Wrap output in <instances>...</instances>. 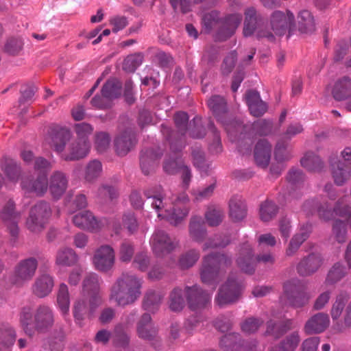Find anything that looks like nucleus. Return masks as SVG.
<instances>
[{"label":"nucleus","mask_w":351,"mask_h":351,"mask_svg":"<svg viewBox=\"0 0 351 351\" xmlns=\"http://www.w3.org/2000/svg\"><path fill=\"white\" fill-rule=\"evenodd\" d=\"M55 322L54 314L47 305H39L33 312L29 306H23L20 313V324L26 335L33 338L37 335L51 332Z\"/></svg>","instance_id":"1"},{"label":"nucleus","mask_w":351,"mask_h":351,"mask_svg":"<svg viewBox=\"0 0 351 351\" xmlns=\"http://www.w3.org/2000/svg\"><path fill=\"white\" fill-rule=\"evenodd\" d=\"M141 286V280L135 275L122 272L110 287V300L119 306L131 304L140 297Z\"/></svg>","instance_id":"2"},{"label":"nucleus","mask_w":351,"mask_h":351,"mask_svg":"<svg viewBox=\"0 0 351 351\" xmlns=\"http://www.w3.org/2000/svg\"><path fill=\"white\" fill-rule=\"evenodd\" d=\"M221 264L228 266L231 264V259L224 254L213 252L204 258L200 277L203 283L213 285V289H215Z\"/></svg>","instance_id":"3"},{"label":"nucleus","mask_w":351,"mask_h":351,"mask_svg":"<svg viewBox=\"0 0 351 351\" xmlns=\"http://www.w3.org/2000/svg\"><path fill=\"white\" fill-rule=\"evenodd\" d=\"M242 291V280L238 278L236 273L231 272L227 280L218 290L215 298L216 303L220 307L236 303L241 298Z\"/></svg>","instance_id":"4"},{"label":"nucleus","mask_w":351,"mask_h":351,"mask_svg":"<svg viewBox=\"0 0 351 351\" xmlns=\"http://www.w3.org/2000/svg\"><path fill=\"white\" fill-rule=\"evenodd\" d=\"M51 215L49 204L44 200L38 202L29 210L26 221L27 229L34 233L42 232Z\"/></svg>","instance_id":"5"},{"label":"nucleus","mask_w":351,"mask_h":351,"mask_svg":"<svg viewBox=\"0 0 351 351\" xmlns=\"http://www.w3.org/2000/svg\"><path fill=\"white\" fill-rule=\"evenodd\" d=\"M136 332L139 338L147 341L155 350L162 348V339L158 335V328L152 324L149 313H143L136 324Z\"/></svg>","instance_id":"6"},{"label":"nucleus","mask_w":351,"mask_h":351,"mask_svg":"<svg viewBox=\"0 0 351 351\" xmlns=\"http://www.w3.org/2000/svg\"><path fill=\"white\" fill-rule=\"evenodd\" d=\"M329 162L335 183L342 186L351 176V155H332Z\"/></svg>","instance_id":"7"},{"label":"nucleus","mask_w":351,"mask_h":351,"mask_svg":"<svg viewBox=\"0 0 351 351\" xmlns=\"http://www.w3.org/2000/svg\"><path fill=\"white\" fill-rule=\"evenodd\" d=\"M38 261L34 257L21 260L16 265L10 282L16 286H23L26 282L30 281L35 276L38 267Z\"/></svg>","instance_id":"8"},{"label":"nucleus","mask_w":351,"mask_h":351,"mask_svg":"<svg viewBox=\"0 0 351 351\" xmlns=\"http://www.w3.org/2000/svg\"><path fill=\"white\" fill-rule=\"evenodd\" d=\"M242 19L243 16L240 13L229 14L221 18L215 34L216 40L224 41L232 36Z\"/></svg>","instance_id":"9"},{"label":"nucleus","mask_w":351,"mask_h":351,"mask_svg":"<svg viewBox=\"0 0 351 351\" xmlns=\"http://www.w3.org/2000/svg\"><path fill=\"white\" fill-rule=\"evenodd\" d=\"M94 266L97 270L102 273L110 271L115 263V252L114 249L108 245L100 246L93 258Z\"/></svg>","instance_id":"10"},{"label":"nucleus","mask_w":351,"mask_h":351,"mask_svg":"<svg viewBox=\"0 0 351 351\" xmlns=\"http://www.w3.org/2000/svg\"><path fill=\"white\" fill-rule=\"evenodd\" d=\"M1 219L7 226L10 236L16 239L18 237L19 229L18 223L21 219V213L16 211L15 203L9 199L3 206L0 215Z\"/></svg>","instance_id":"11"},{"label":"nucleus","mask_w":351,"mask_h":351,"mask_svg":"<svg viewBox=\"0 0 351 351\" xmlns=\"http://www.w3.org/2000/svg\"><path fill=\"white\" fill-rule=\"evenodd\" d=\"M188 306L191 311L200 310L210 302V295L199 286H186L184 289Z\"/></svg>","instance_id":"12"},{"label":"nucleus","mask_w":351,"mask_h":351,"mask_svg":"<svg viewBox=\"0 0 351 351\" xmlns=\"http://www.w3.org/2000/svg\"><path fill=\"white\" fill-rule=\"evenodd\" d=\"M295 16L293 14L287 10L285 12L276 10L270 16V25L276 35H284L287 30L294 25Z\"/></svg>","instance_id":"13"},{"label":"nucleus","mask_w":351,"mask_h":351,"mask_svg":"<svg viewBox=\"0 0 351 351\" xmlns=\"http://www.w3.org/2000/svg\"><path fill=\"white\" fill-rule=\"evenodd\" d=\"M324 263V258L319 253L312 252L304 256L296 267L300 276H310L317 272Z\"/></svg>","instance_id":"14"},{"label":"nucleus","mask_w":351,"mask_h":351,"mask_svg":"<svg viewBox=\"0 0 351 351\" xmlns=\"http://www.w3.org/2000/svg\"><path fill=\"white\" fill-rule=\"evenodd\" d=\"M244 14L243 34L244 36L247 37L252 36L256 30L259 29V27L263 22V17L256 9L252 6L247 8Z\"/></svg>","instance_id":"15"},{"label":"nucleus","mask_w":351,"mask_h":351,"mask_svg":"<svg viewBox=\"0 0 351 351\" xmlns=\"http://www.w3.org/2000/svg\"><path fill=\"white\" fill-rule=\"evenodd\" d=\"M284 291L289 304L294 308L302 307L308 301L306 293L295 285L285 284Z\"/></svg>","instance_id":"16"},{"label":"nucleus","mask_w":351,"mask_h":351,"mask_svg":"<svg viewBox=\"0 0 351 351\" xmlns=\"http://www.w3.org/2000/svg\"><path fill=\"white\" fill-rule=\"evenodd\" d=\"M303 210L311 215L317 212L319 218L326 221L331 220L335 213L328 202L320 203L315 200L306 201L303 205Z\"/></svg>","instance_id":"17"},{"label":"nucleus","mask_w":351,"mask_h":351,"mask_svg":"<svg viewBox=\"0 0 351 351\" xmlns=\"http://www.w3.org/2000/svg\"><path fill=\"white\" fill-rule=\"evenodd\" d=\"M329 323V317L326 313H317L306 322L304 330L306 335L319 334L328 328Z\"/></svg>","instance_id":"18"},{"label":"nucleus","mask_w":351,"mask_h":351,"mask_svg":"<svg viewBox=\"0 0 351 351\" xmlns=\"http://www.w3.org/2000/svg\"><path fill=\"white\" fill-rule=\"evenodd\" d=\"M64 332L61 326H56L47 338L43 339L42 347L47 351H62L64 348Z\"/></svg>","instance_id":"19"},{"label":"nucleus","mask_w":351,"mask_h":351,"mask_svg":"<svg viewBox=\"0 0 351 351\" xmlns=\"http://www.w3.org/2000/svg\"><path fill=\"white\" fill-rule=\"evenodd\" d=\"M293 321L291 319H285L280 322H276L269 319L266 322V330L263 336H271L275 339H278L292 329Z\"/></svg>","instance_id":"20"},{"label":"nucleus","mask_w":351,"mask_h":351,"mask_svg":"<svg viewBox=\"0 0 351 351\" xmlns=\"http://www.w3.org/2000/svg\"><path fill=\"white\" fill-rule=\"evenodd\" d=\"M68 180L61 171H56L51 176L49 183V190L53 199H59L66 191Z\"/></svg>","instance_id":"21"},{"label":"nucleus","mask_w":351,"mask_h":351,"mask_svg":"<svg viewBox=\"0 0 351 351\" xmlns=\"http://www.w3.org/2000/svg\"><path fill=\"white\" fill-rule=\"evenodd\" d=\"M174 248L173 244L163 230H158L154 234L153 250L158 256L170 253Z\"/></svg>","instance_id":"22"},{"label":"nucleus","mask_w":351,"mask_h":351,"mask_svg":"<svg viewBox=\"0 0 351 351\" xmlns=\"http://www.w3.org/2000/svg\"><path fill=\"white\" fill-rule=\"evenodd\" d=\"M229 214L234 222L243 220L247 214L245 201L237 195L233 196L229 201Z\"/></svg>","instance_id":"23"},{"label":"nucleus","mask_w":351,"mask_h":351,"mask_svg":"<svg viewBox=\"0 0 351 351\" xmlns=\"http://www.w3.org/2000/svg\"><path fill=\"white\" fill-rule=\"evenodd\" d=\"M53 286V278L48 274H43L36 279L32 285V292L36 296L43 298L51 292Z\"/></svg>","instance_id":"24"},{"label":"nucleus","mask_w":351,"mask_h":351,"mask_svg":"<svg viewBox=\"0 0 351 351\" xmlns=\"http://www.w3.org/2000/svg\"><path fill=\"white\" fill-rule=\"evenodd\" d=\"M1 170L10 181L17 182L21 177L22 169L19 164L9 156H3L0 161Z\"/></svg>","instance_id":"25"},{"label":"nucleus","mask_w":351,"mask_h":351,"mask_svg":"<svg viewBox=\"0 0 351 351\" xmlns=\"http://www.w3.org/2000/svg\"><path fill=\"white\" fill-rule=\"evenodd\" d=\"M332 95L339 101L348 98L351 95V78L344 76L337 80L333 86Z\"/></svg>","instance_id":"26"},{"label":"nucleus","mask_w":351,"mask_h":351,"mask_svg":"<svg viewBox=\"0 0 351 351\" xmlns=\"http://www.w3.org/2000/svg\"><path fill=\"white\" fill-rule=\"evenodd\" d=\"M165 295L158 291L149 289L143 297L142 306L144 310L155 313L158 310Z\"/></svg>","instance_id":"27"},{"label":"nucleus","mask_w":351,"mask_h":351,"mask_svg":"<svg viewBox=\"0 0 351 351\" xmlns=\"http://www.w3.org/2000/svg\"><path fill=\"white\" fill-rule=\"evenodd\" d=\"M245 340L238 332H230L223 335L219 341L220 347L225 351H239L245 345Z\"/></svg>","instance_id":"28"},{"label":"nucleus","mask_w":351,"mask_h":351,"mask_svg":"<svg viewBox=\"0 0 351 351\" xmlns=\"http://www.w3.org/2000/svg\"><path fill=\"white\" fill-rule=\"evenodd\" d=\"M189 231L190 237L197 242H202L207 236L205 223L201 217L195 216L191 219Z\"/></svg>","instance_id":"29"},{"label":"nucleus","mask_w":351,"mask_h":351,"mask_svg":"<svg viewBox=\"0 0 351 351\" xmlns=\"http://www.w3.org/2000/svg\"><path fill=\"white\" fill-rule=\"evenodd\" d=\"M114 144L118 153L132 152L136 144V134L132 131H125L117 137Z\"/></svg>","instance_id":"30"},{"label":"nucleus","mask_w":351,"mask_h":351,"mask_svg":"<svg viewBox=\"0 0 351 351\" xmlns=\"http://www.w3.org/2000/svg\"><path fill=\"white\" fill-rule=\"evenodd\" d=\"M75 226L82 229H95L98 227L95 217L89 211L80 212L73 217Z\"/></svg>","instance_id":"31"},{"label":"nucleus","mask_w":351,"mask_h":351,"mask_svg":"<svg viewBox=\"0 0 351 351\" xmlns=\"http://www.w3.org/2000/svg\"><path fill=\"white\" fill-rule=\"evenodd\" d=\"M208 106L218 121L223 123L222 117L227 112V103L223 97L214 95L208 101Z\"/></svg>","instance_id":"32"},{"label":"nucleus","mask_w":351,"mask_h":351,"mask_svg":"<svg viewBox=\"0 0 351 351\" xmlns=\"http://www.w3.org/2000/svg\"><path fill=\"white\" fill-rule=\"evenodd\" d=\"M298 29L302 33H311L315 30V21L311 12L306 10L298 14Z\"/></svg>","instance_id":"33"},{"label":"nucleus","mask_w":351,"mask_h":351,"mask_svg":"<svg viewBox=\"0 0 351 351\" xmlns=\"http://www.w3.org/2000/svg\"><path fill=\"white\" fill-rule=\"evenodd\" d=\"M184 165V162L180 156L167 155L163 160L162 168L167 174L176 175Z\"/></svg>","instance_id":"34"},{"label":"nucleus","mask_w":351,"mask_h":351,"mask_svg":"<svg viewBox=\"0 0 351 351\" xmlns=\"http://www.w3.org/2000/svg\"><path fill=\"white\" fill-rule=\"evenodd\" d=\"M71 136V134L69 130L65 128H58L52 136L51 145L54 147V151L57 152H62Z\"/></svg>","instance_id":"35"},{"label":"nucleus","mask_w":351,"mask_h":351,"mask_svg":"<svg viewBox=\"0 0 351 351\" xmlns=\"http://www.w3.org/2000/svg\"><path fill=\"white\" fill-rule=\"evenodd\" d=\"M121 83L116 78L108 80L103 86L101 93L110 101L119 97L121 93Z\"/></svg>","instance_id":"36"},{"label":"nucleus","mask_w":351,"mask_h":351,"mask_svg":"<svg viewBox=\"0 0 351 351\" xmlns=\"http://www.w3.org/2000/svg\"><path fill=\"white\" fill-rule=\"evenodd\" d=\"M348 270V268L344 267L340 262L335 263L327 274L326 283L327 285L337 283L346 276Z\"/></svg>","instance_id":"37"},{"label":"nucleus","mask_w":351,"mask_h":351,"mask_svg":"<svg viewBox=\"0 0 351 351\" xmlns=\"http://www.w3.org/2000/svg\"><path fill=\"white\" fill-rule=\"evenodd\" d=\"M160 155H141L140 167L144 175L148 176L155 171L158 165Z\"/></svg>","instance_id":"38"},{"label":"nucleus","mask_w":351,"mask_h":351,"mask_svg":"<svg viewBox=\"0 0 351 351\" xmlns=\"http://www.w3.org/2000/svg\"><path fill=\"white\" fill-rule=\"evenodd\" d=\"M77 261V256L71 248H64L60 250L56 255V263L57 265L63 266H72Z\"/></svg>","instance_id":"39"},{"label":"nucleus","mask_w":351,"mask_h":351,"mask_svg":"<svg viewBox=\"0 0 351 351\" xmlns=\"http://www.w3.org/2000/svg\"><path fill=\"white\" fill-rule=\"evenodd\" d=\"M300 164L309 171H320L324 167V162L319 155H304L300 159Z\"/></svg>","instance_id":"40"},{"label":"nucleus","mask_w":351,"mask_h":351,"mask_svg":"<svg viewBox=\"0 0 351 351\" xmlns=\"http://www.w3.org/2000/svg\"><path fill=\"white\" fill-rule=\"evenodd\" d=\"M135 247L134 243L129 240L123 241L119 247L118 256L121 263H128L134 256Z\"/></svg>","instance_id":"41"},{"label":"nucleus","mask_w":351,"mask_h":351,"mask_svg":"<svg viewBox=\"0 0 351 351\" xmlns=\"http://www.w3.org/2000/svg\"><path fill=\"white\" fill-rule=\"evenodd\" d=\"M184 306L185 300L182 289L174 288L169 294V308L173 312H180Z\"/></svg>","instance_id":"42"},{"label":"nucleus","mask_w":351,"mask_h":351,"mask_svg":"<svg viewBox=\"0 0 351 351\" xmlns=\"http://www.w3.org/2000/svg\"><path fill=\"white\" fill-rule=\"evenodd\" d=\"M278 206L272 201L266 200L261 204L260 217L263 221H269L276 217Z\"/></svg>","instance_id":"43"},{"label":"nucleus","mask_w":351,"mask_h":351,"mask_svg":"<svg viewBox=\"0 0 351 351\" xmlns=\"http://www.w3.org/2000/svg\"><path fill=\"white\" fill-rule=\"evenodd\" d=\"M112 342L116 348L126 350L130 346V337L121 326H117L114 329Z\"/></svg>","instance_id":"44"},{"label":"nucleus","mask_w":351,"mask_h":351,"mask_svg":"<svg viewBox=\"0 0 351 351\" xmlns=\"http://www.w3.org/2000/svg\"><path fill=\"white\" fill-rule=\"evenodd\" d=\"M263 323L264 321L261 318L250 317L241 324V329L245 334H254L258 330Z\"/></svg>","instance_id":"45"},{"label":"nucleus","mask_w":351,"mask_h":351,"mask_svg":"<svg viewBox=\"0 0 351 351\" xmlns=\"http://www.w3.org/2000/svg\"><path fill=\"white\" fill-rule=\"evenodd\" d=\"M83 290L88 294H93L100 292L99 276L95 274L87 275L83 280Z\"/></svg>","instance_id":"46"},{"label":"nucleus","mask_w":351,"mask_h":351,"mask_svg":"<svg viewBox=\"0 0 351 351\" xmlns=\"http://www.w3.org/2000/svg\"><path fill=\"white\" fill-rule=\"evenodd\" d=\"M199 258V252L195 250H191L180 256L178 265L182 269H187L193 267Z\"/></svg>","instance_id":"47"},{"label":"nucleus","mask_w":351,"mask_h":351,"mask_svg":"<svg viewBox=\"0 0 351 351\" xmlns=\"http://www.w3.org/2000/svg\"><path fill=\"white\" fill-rule=\"evenodd\" d=\"M286 180L292 187L300 188L305 180V175L301 169L292 167L287 172Z\"/></svg>","instance_id":"48"},{"label":"nucleus","mask_w":351,"mask_h":351,"mask_svg":"<svg viewBox=\"0 0 351 351\" xmlns=\"http://www.w3.org/2000/svg\"><path fill=\"white\" fill-rule=\"evenodd\" d=\"M300 338L298 332H293L287 336L277 348L280 351H294L298 347Z\"/></svg>","instance_id":"49"},{"label":"nucleus","mask_w":351,"mask_h":351,"mask_svg":"<svg viewBox=\"0 0 351 351\" xmlns=\"http://www.w3.org/2000/svg\"><path fill=\"white\" fill-rule=\"evenodd\" d=\"M143 55L142 53H136L128 56L123 63V69L127 72L133 73L142 64Z\"/></svg>","instance_id":"50"},{"label":"nucleus","mask_w":351,"mask_h":351,"mask_svg":"<svg viewBox=\"0 0 351 351\" xmlns=\"http://www.w3.org/2000/svg\"><path fill=\"white\" fill-rule=\"evenodd\" d=\"M189 134L193 138H201L206 135V130L202 125V118L195 117L189 123L188 130Z\"/></svg>","instance_id":"51"},{"label":"nucleus","mask_w":351,"mask_h":351,"mask_svg":"<svg viewBox=\"0 0 351 351\" xmlns=\"http://www.w3.org/2000/svg\"><path fill=\"white\" fill-rule=\"evenodd\" d=\"M193 164L202 174L205 176L210 174L212 169V162L205 155H193Z\"/></svg>","instance_id":"52"},{"label":"nucleus","mask_w":351,"mask_h":351,"mask_svg":"<svg viewBox=\"0 0 351 351\" xmlns=\"http://www.w3.org/2000/svg\"><path fill=\"white\" fill-rule=\"evenodd\" d=\"M332 231L338 243H343L346 242L347 239V223L345 221L339 219H335L332 224Z\"/></svg>","instance_id":"53"},{"label":"nucleus","mask_w":351,"mask_h":351,"mask_svg":"<svg viewBox=\"0 0 351 351\" xmlns=\"http://www.w3.org/2000/svg\"><path fill=\"white\" fill-rule=\"evenodd\" d=\"M102 171L101 162L98 160H91L86 166L85 179L90 182L100 176Z\"/></svg>","instance_id":"54"},{"label":"nucleus","mask_w":351,"mask_h":351,"mask_svg":"<svg viewBox=\"0 0 351 351\" xmlns=\"http://www.w3.org/2000/svg\"><path fill=\"white\" fill-rule=\"evenodd\" d=\"M346 197L339 198L333 207L335 214L346 220L351 217V206L346 201Z\"/></svg>","instance_id":"55"},{"label":"nucleus","mask_w":351,"mask_h":351,"mask_svg":"<svg viewBox=\"0 0 351 351\" xmlns=\"http://www.w3.org/2000/svg\"><path fill=\"white\" fill-rule=\"evenodd\" d=\"M58 304L63 313H66L69 307V295L67 286L62 283L60 285L58 296Z\"/></svg>","instance_id":"56"},{"label":"nucleus","mask_w":351,"mask_h":351,"mask_svg":"<svg viewBox=\"0 0 351 351\" xmlns=\"http://www.w3.org/2000/svg\"><path fill=\"white\" fill-rule=\"evenodd\" d=\"M48 184L47 176L45 174H38L36 179L32 183L31 191L43 195L47 190Z\"/></svg>","instance_id":"57"},{"label":"nucleus","mask_w":351,"mask_h":351,"mask_svg":"<svg viewBox=\"0 0 351 351\" xmlns=\"http://www.w3.org/2000/svg\"><path fill=\"white\" fill-rule=\"evenodd\" d=\"M255 263L254 258L239 256L237 259V264L241 270L250 275L253 274L255 271Z\"/></svg>","instance_id":"58"},{"label":"nucleus","mask_w":351,"mask_h":351,"mask_svg":"<svg viewBox=\"0 0 351 351\" xmlns=\"http://www.w3.org/2000/svg\"><path fill=\"white\" fill-rule=\"evenodd\" d=\"M223 212L219 209H209L205 213V219L208 224L211 227L219 226L223 221Z\"/></svg>","instance_id":"59"},{"label":"nucleus","mask_w":351,"mask_h":351,"mask_svg":"<svg viewBox=\"0 0 351 351\" xmlns=\"http://www.w3.org/2000/svg\"><path fill=\"white\" fill-rule=\"evenodd\" d=\"M220 19L219 12L217 10H212L203 16V26L206 31L209 32L215 24L219 23Z\"/></svg>","instance_id":"60"},{"label":"nucleus","mask_w":351,"mask_h":351,"mask_svg":"<svg viewBox=\"0 0 351 351\" xmlns=\"http://www.w3.org/2000/svg\"><path fill=\"white\" fill-rule=\"evenodd\" d=\"M23 43L19 38H10L5 44L4 50L10 55H17L23 49Z\"/></svg>","instance_id":"61"},{"label":"nucleus","mask_w":351,"mask_h":351,"mask_svg":"<svg viewBox=\"0 0 351 351\" xmlns=\"http://www.w3.org/2000/svg\"><path fill=\"white\" fill-rule=\"evenodd\" d=\"M348 300L343 294H339L336 297V300L331 309V317L333 320L337 319L342 313Z\"/></svg>","instance_id":"62"},{"label":"nucleus","mask_w":351,"mask_h":351,"mask_svg":"<svg viewBox=\"0 0 351 351\" xmlns=\"http://www.w3.org/2000/svg\"><path fill=\"white\" fill-rule=\"evenodd\" d=\"M52 167V162L42 156L36 158L34 160V168L39 174H45L46 176H48Z\"/></svg>","instance_id":"63"},{"label":"nucleus","mask_w":351,"mask_h":351,"mask_svg":"<svg viewBox=\"0 0 351 351\" xmlns=\"http://www.w3.org/2000/svg\"><path fill=\"white\" fill-rule=\"evenodd\" d=\"M189 116L184 112H178L174 115V122L179 132L184 135L188 130Z\"/></svg>","instance_id":"64"}]
</instances>
